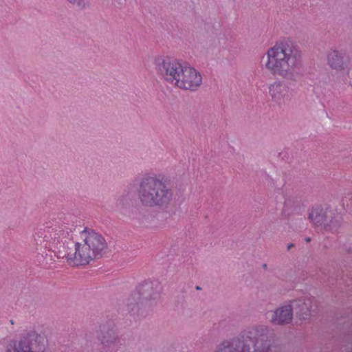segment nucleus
<instances>
[{
	"instance_id": "obj_7",
	"label": "nucleus",
	"mask_w": 352,
	"mask_h": 352,
	"mask_svg": "<svg viewBox=\"0 0 352 352\" xmlns=\"http://www.w3.org/2000/svg\"><path fill=\"white\" fill-rule=\"evenodd\" d=\"M202 84L200 72L188 63H185L175 87L183 90L197 91Z\"/></svg>"
},
{
	"instance_id": "obj_3",
	"label": "nucleus",
	"mask_w": 352,
	"mask_h": 352,
	"mask_svg": "<svg viewBox=\"0 0 352 352\" xmlns=\"http://www.w3.org/2000/svg\"><path fill=\"white\" fill-rule=\"evenodd\" d=\"M138 197L145 206H162L172 199V192L166 186L164 178L157 175H146L138 190Z\"/></svg>"
},
{
	"instance_id": "obj_16",
	"label": "nucleus",
	"mask_w": 352,
	"mask_h": 352,
	"mask_svg": "<svg viewBox=\"0 0 352 352\" xmlns=\"http://www.w3.org/2000/svg\"><path fill=\"white\" fill-rule=\"evenodd\" d=\"M292 246H293V245H292V244H289V245H288V250H289Z\"/></svg>"
},
{
	"instance_id": "obj_5",
	"label": "nucleus",
	"mask_w": 352,
	"mask_h": 352,
	"mask_svg": "<svg viewBox=\"0 0 352 352\" xmlns=\"http://www.w3.org/2000/svg\"><path fill=\"white\" fill-rule=\"evenodd\" d=\"M185 63L169 57L158 56L154 59L155 70L166 82L176 87Z\"/></svg>"
},
{
	"instance_id": "obj_6",
	"label": "nucleus",
	"mask_w": 352,
	"mask_h": 352,
	"mask_svg": "<svg viewBox=\"0 0 352 352\" xmlns=\"http://www.w3.org/2000/svg\"><path fill=\"white\" fill-rule=\"evenodd\" d=\"M45 338L34 331L23 336L19 341H11L6 352H41L45 349Z\"/></svg>"
},
{
	"instance_id": "obj_11",
	"label": "nucleus",
	"mask_w": 352,
	"mask_h": 352,
	"mask_svg": "<svg viewBox=\"0 0 352 352\" xmlns=\"http://www.w3.org/2000/svg\"><path fill=\"white\" fill-rule=\"evenodd\" d=\"M269 89L272 100L276 102L280 103L284 102L287 98L288 89L282 83L274 82L270 85Z\"/></svg>"
},
{
	"instance_id": "obj_9",
	"label": "nucleus",
	"mask_w": 352,
	"mask_h": 352,
	"mask_svg": "<svg viewBox=\"0 0 352 352\" xmlns=\"http://www.w3.org/2000/svg\"><path fill=\"white\" fill-rule=\"evenodd\" d=\"M67 232L60 226L46 227L37 233L39 238L43 239L45 247L51 248L60 243L66 238Z\"/></svg>"
},
{
	"instance_id": "obj_12",
	"label": "nucleus",
	"mask_w": 352,
	"mask_h": 352,
	"mask_svg": "<svg viewBox=\"0 0 352 352\" xmlns=\"http://www.w3.org/2000/svg\"><path fill=\"white\" fill-rule=\"evenodd\" d=\"M98 339L100 340L102 344L109 345L116 340L115 333L111 329H109L103 326L100 329V333H98Z\"/></svg>"
},
{
	"instance_id": "obj_4",
	"label": "nucleus",
	"mask_w": 352,
	"mask_h": 352,
	"mask_svg": "<svg viewBox=\"0 0 352 352\" xmlns=\"http://www.w3.org/2000/svg\"><path fill=\"white\" fill-rule=\"evenodd\" d=\"M314 307H316V303L312 298L303 300V302L302 300L294 301L292 306H284L277 309L272 314L271 322L274 324H283L290 322L293 316V308L298 309L296 311V314L305 318L303 316L310 315L311 311H314Z\"/></svg>"
},
{
	"instance_id": "obj_14",
	"label": "nucleus",
	"mask_w": 352,
	"mask_h": 352,
	"mask_svg": "<svg viewBox=\"0 0 352 352\" xmlns=\"http://www.w3.org/2000/svg\"><path fill=\"white\" fill-rule=\"evenodd\" d=\"M328 63L331 67L336 69H343V63L338 52L333 51L328 55Z\"/></svg>"
},
{
	"instance_id": "obj_10",
	"label": "nucleus",
	"mask_w": 352,
	"mask_h": 352,
	"mask_svg": "<svg viewBox=\"0 0 352 352\" xmlns=\"http://www.w3.org/2000/svg\"><path fill=\"white\" fill-rule=\"evenodd\" d=\"M80 236L91 250H93L98 257L102 256L107 248L105 239L102 235L94 230L85 229L81 232Z\"/></svg>"
},
{
	"instance_id": "obj_2",
	"label": "nucleus",
	"mask_w": 352,
	"mask_h": 352,
	"mask_svg": "<svg viewBox=\"0 0 352 352\" xmlns=\"http://www.w3.org/2000/svg\"><path fill=\"white\" fill-rule=\"evenodd\" d=\"M265 69L274 75L292 79L300 64V54L287 41L276 43L266 52Z\"/></svg>"
},
{
	"instance_id": "obj_13",
	"label": "nucleus",
	"mask_w": 352,
	"mask_h": 352,
	"mask_svg": "<svg viewBox=\"0 0 352 352\" xmlns=\"http://www.w3.org/2000/svg\"><path fill=\"white\" fill-rule=\"evenodd\" d=\"M309 219L317 227L322 226L324 221V212L322 207L313 208L309 214Z\"/></svg>"
},
{
	"instance_id": "obj_1",
	"label": "nucleus",
	"mask_w": 352,
	"mask_h": 352,
	"mask_svg": "<svg viewBox=\"0 0 352 352\" xmlns=\"http://www.w3.org/2000/svg\"><path fill=\"white\" fill-rule=\"evenodd\" d=\"M271 331L264 326L245 329L241 337L221 344L217 352H279Z\"/></svg>"
},
{
	"instance_id": "obj_8",
	"label": "nucleus",
	"mask_w": 352,
	"mask_h": 352,
	"mask_svg": "<svg viewBox=\"0 0 352 352\" xmlns=\"http://www.w3.org/2000/svg\"><path fill=\"white\" fill-rule=\"evenodd\" d=\"M96 258L98 256L83 240L82 242L76 243L74 252L68 253L66 256L67 263L73 266L87 265Z\"/></svg>"
},
{
	"instance_id": "obj_15",
	"label": "nucleus",
	"mask_w": 352,
	"mask_h": 352,
	"mask_svg": "<svg viewBox=\"0 0 352 352\" xmlns=\"http://www.w3.org/2000/svg\"><path fill=\"white\" fill-rule=\"evenodd\" d=\"M305 241H306L307 242H309V241H310V238H306V239H305Z\"/></svg>"
}]
</instances>
